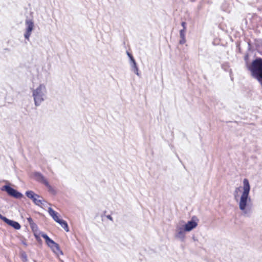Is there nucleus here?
I'll use <instances>...</instances> for the list:
<instances>
[{"label":"nucleus","instance_id":"obj_1","mask_svg":"<svg viewBox=\"0 0 262 262\" xmlns=\"http://www.w3.org/2000/svg\"><path fill=\"white\" fill-rule=\"evenodd\" d=\"M243 191L239 198L238 205L239 209L242 211L243 215L247 217H250L252 212V209L249 207L248 202L251 201L249 196L250 186L247 179L243 180Z\"/></svg>","mask_w":262,"mask_h":262},{"label":"nucleus","instance_id":"obj_2","mask_svg":"<svg viewBox=\"0 0 262 262\" xmlns=\"http://www.w3.org/2000/svg\"><path fill=\"white\" fill-rule=\"evenodd\" d=\"M253 77L262 82V58L257 57L248 67Z\"/></svg>","mask_w":262,"mask_h":262},{"label":"nucleus","instance_id":"obj_3","mask_svg":"<svg viewBox=\"0 0 262 262\" xmlns=\"http://www.w3.org/2000/svg\"><path fill=\"white\" fill-rule=\"evenodd\" d=\"M47 91L44 84H40L32 91V97L36 106H39L46 99Z\"/></svg>","mask_w":262,"mask_h":262},{"label":"nucleus","instance_id":"obj_4","mask_svg":"<svg viewBox=\"0 0 262 262\" xmlns=\"http://www.w3.org/2000/svg\"><path fill=\"white\" fill-rule=\"evenodd\" d=\"M184 222L179 223L176 225L175 237L179 239L181 241L184 242L185 238V228L184 226Z\"/></svg>","mask_w":262,"mask_h":262},{"label":"nucleus","instance_id":"obj_5","mask_svg":"<svg viewBox=\"0 0 262 262\" xmlns=\"http://www.w3.org/2000/svg\"><path fill=\"white\" fill-rule=\"evenodd\" d=\"M26 30L24 37L28 41L30 40V37L34 29V24L32 19L27 18L25 20Z\"/></svg>","mask_w":262,"mask_h":262},{"label":"nucleus","instance_id":"obj_6","mask_svg":"<svg viewBox=\"0 0 262 262\" xmlns=\"http://www.w3.org/2000/svg\"><path fill=\"white\" fill-rule=\"evenodd\" d=\"M26 195L28 198L31 199L36 205L40 206L41 205H44L43 202H46L43 199H38L41 196L32 190L26 191Z\"/></svg>","mask_w":262,"mask_h":262},{"label":"nucleus","instance_id":"obj_7","mask_svg":"<svg viewBox=\"0 0 262 262\" xmlns=\"http://www.w3.org/2000/svg\"><path fill=\"white\" fill-rule=\"evenodd\" d=\"M2 191H5L10 196L16 199H20L23 196L21 193L11 187L9 185H5L1 188Z\"/></svg>","mask_w":262,"mask_h":262},{"label":"nucleus","instance_id":"obj_8","mask_svg":"<svg viewBox=\"0 0 262 262\" xmlns=\"http://www.w3.org/2000/svg\"><path fill=\"white\" fill-rule=\"evenodd\" d=\"M199 220L196 216H193L191 220L188 221L186 224H184L186 232H189L198 226Z\"/></svg>","mask_w":262,"mask_h":262},{"label":"nucleus","instance_id":"obj_9","mask_svg":"<svg viewBox=\"0 0 262 262\" xmlns=\"http://www.w3.org/2000/svg\"><path fill=\"white\" fill-rule=\"evenodd\" d=\"M33 175L37 182L43 185L48 181L43 174L40 172L35 171L34 172Z\"/></svg>","mask_w":262,"mask_h":262},{"label":"nucleus","instance_id":"obj_10","mask_svg":"<svg viewBox=\"0 0 262 262\" xmlns=\"http://www.w3.org/2000/svg\"><path fill=\"white\" fill-rule=\"evenodd\" d=\"M5 223L16 230H19L21 228V226L18 222L9 219H7Z\"/></svg>","mask_w":262,"mask_h":262},{"label":"nucleus","instance_id":"obj_11","mask_svg":"<svg viewBox=\"0 0 262 262\" xmlns=\"http://www.w3.org/2000/svg\"><path fill=\"white\" fill-rule=\"evenodd\" d=\"M130 66L132 67V71L138 76H140L139 73L138 72L139 69L137 67V63L135 60V59H131V60H130Z\"/></svg>","mask_w":262,"mask_h":262},{"label":"nucleus","instance_id":"obj_12","mask_svg":"<svg viewBox=\"0 0 262 262\" xmlns=\"http://www.w3.org/2000/svg\"><path fill=\"white\" fill-rule=\"evenodd\" d=\"M48 212L56 222H58L60 220L57 215V212L55 211L51 207L48 208Z\"/></svg>","mask_w":262,"mask_h":262},{"label":"nucleus","instance_id":"obj_13","mask_svg":"<svg viewBox=\"0 0 262 262\" xmlns=\"http://www.w3.org/2000/svg\"><path fill=\"white\" fill-rule=\"evenodd\" d=\"M51 249L53 250V251L56 253V254L58 255L59 254H60L61 255L63 254V253L62 251L60 249V247L59 245L55 243L54 245H52L50 247Z\"/></svg>","mask_w":262,"mask_h":262},{"label":"nucleus","instance_id":"obj_14","mask_svg":"<svg viewBox=\"0 0 262 262\" xmlns=\"http://www.w3.org/2000/svg\"><path fill=\"white\" fill-rule=\"evenodd\" d=\"M57 223L59 224L66 232L69 231L68 225L66 221L62 219H60Z\"/></svg>","mask_w":262,"mask_h":262},{"label":"nucleus","instance_id":"obj_15","mask_svg":"<svg viewBox=\"0 0 262 262\" xmlns=\"http://www.w3.org/2000/svg\"><path fill=\"white\" fill-rule=\"evenodd\" d=\"M241 191V187H236L234 192H233V196L234 199L236 201H238V198L239 196V192Z\"/></svg>","mask_w":262,"mask_h":262},{"label":"nucleus","instance_id":"obj_16","mask_svg":"<svg viewBox=\"0 0 262 262\" xmlns=\"http://www.w3.org/2000/svg\"><path fill=\"white\" fill-rule=\"evenodd\" d=\"M48 188V191L53 194H55L56 193V190L53 188V187L49 184L48 181H47L44 184Z\"/></svg>","mask_w":262,"mask_h":262},{"label":"nucleus","instance_id":"obj_17","mask_svg":"<svg viewBox=\"0 0 262 262\" xmlns=\"http://www.w3.org/2000/svg\"><path fill=\"white\" fill-rule=\"evenodd\" d=\"M27 219L30 226H36V224L34 223L31 217H28Z\"/></svg>","mask_w":262,"mask_h":262},{"label":"nucleus","instance_id":"obj_18","mask_svg":"<svg viewBox=\"0 0 262 262\" xmlns=\"http://www.w3.org/2000/svg\"><path fill=\"white\" fill-rule=\"evenodd\" d=\"M22 260L24 262H26L28 260L27 259V256L26 253L23 252L21 254Z\"/></svg>","mask_w":262,"mask_h":262},{"label":"nucleus","instance_id":"obj_19","mask_svg":"<svg viewBox=\"0 0 262 262\" xmlns=\"http://www.w3.org/2000/svg\"><path fill=\"white\" fill-rule=\"evenodd\" d=\"M46 243L48 246L50 247L52 245H54L55 242L51 238H50L47 242H46Z\"/></svg>","mask_w":262,"mask_h":262},{"label":"nucleus","instance_id":"obj_20","mask_svg":"<svg viewBox=\"0 0 262 262\" xmlns=\"http://www.w3.org/2000/svg\"><path fill=\"white\" fill-rule=\"evenodd\" d=\"M185 32H186V30H180V38L181 37H185Z\"/></svg>","mask_w":262,"mask_h":262},{"label":"nucleus","instance_id":"obj_21","mask_svg":"<svg viewBox=\"0 0 262 262\" xmlns=\"http://www.w3.org/2000/svg\"><path fill=\"white\" fill-rule=\"evenodd\" d=\"M41 236H42V238L45 239L46 242H47L49 240V239L50 238L47 234L43 233L41 234Z\"/></svg>","mask_w":262,"mask_h":262},{"label":"nucleus","instance_id":"obj_22","mask_svg":"<svg viewBox=\"0 0 262 262\" xmlns=\"http://www.w3.org/2000/svg\"><path fill=\"white\" fill-rule=\"evenodd\" d=\"M186 42V38L185 37H181L180 41L179 43L181 45H183Z\"/></svg>","mask_w":262,"mask_h":262},{"label":"nucleus","instance_id":"obj_23","mask_svg":"<svg viewBox=\"0 0 262 262\" xmlns=\"http://www.w3.org/2000/svg\"><path fill=\"white\" fill-rule=\"evenodd\" d=\"M181 25L183 27L182 30H186V23L185 21H182L181 23Z\"/></svg>","mask_w":262,"mask_h":262},{"label":"nucleus","instance_id":"obj_24","mask_svg":"<svg viewBox=\"0 0 262 262\" xmlns=\"http://www.w3.org/2000/svg\"><path fill=\"white\" fill-rule=\"evenodd\" d=\"M7 219L8 218H7L6 217H5V216L2 215L1 214H0V219L3 220L5 223L6 222Z\"/></svg>","mask_w":262,"mask_h":262},{"label":"nucleus","instance_id":"obj_25","mask_svg":"<svg viewBox=\"0 0 262 262\" xmlns=\"http://www.w3.org/2000/svg\"><path fill=\"white\" fill-rule=\"evenodd\" d=\"M126 53L129 58V60H131L132 58V59L134 58V57L133 56V55L130 53H129L128 52H127Z\"/></svg>","mask_w":262,"mask_h":262},{"label":"nucleus","instance_id":"obj_26","mask_svg":"<svg viewBox=\"0 0 262 262\" xmlns=\"http://www.w3.org/2000/svg\"><path fill=\"white\" fill-rule=\"evenodd\" d=\"M106 217H107V219H108V220H110V221H113V217L111 216V215H107L106 216Z\"/></svg>","mask_w":262,"mask_h":262},{"label":"nucleus","instance_id":"obj_27","mask_svg":"<svg viewBox=\"0 0 262 262\" xmlns=\"http://www.w3.org/2000/svg\"><path fill=\"white\" fill-rule=\"evenodd\" d=\"M30 227H31V228L33 230H34L35 229L37 228V226L36 224V226H30Z\"/></svg>","mask_w":262,"mask_h":262},{"label":"nucleus","instance_id":"obj_28","mask_svg":"<svg viewBox=\"0 0 262 262\" xmlns=\"http://www.w3.org/2000/svg\"><path fill=\"white\" fill-rule=\"evenodd\" d=\"M248 55H245V60H247L248 59Z\"/></svg>","mask_w":262,"mask_h":262}]
</instances>
